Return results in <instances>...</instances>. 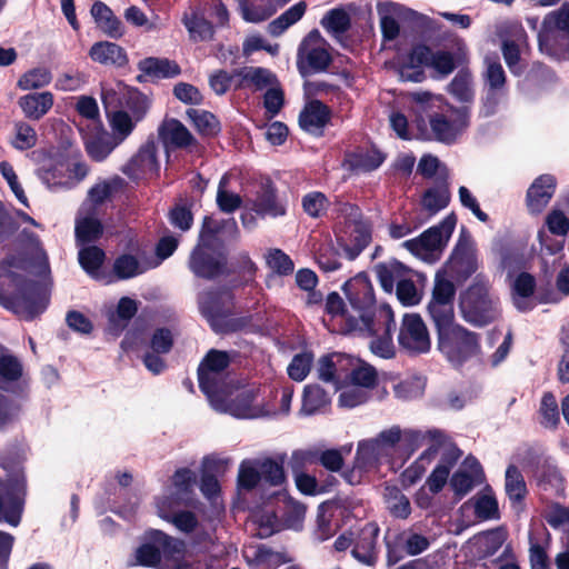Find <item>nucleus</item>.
I'll list each match as a JSON object with an SVG mask.
<instances>
[{
    "instance_id": "nucleus-52",
    "label": "nucleus",
    "mask_w": 569,
    "mask_h": 569,
    "mask_svg": "<svg viewBox=\"0 0 569 569\" xmlns=\"http://www.w3.org/2000/svg\"><path fill=\"white\" fill-rule=\"evenodd\" d=\"M538 413L539 422L545 428L555 429L560 423L559 406L556 396L551 391L543 392Z\"/></svg>"
},
{
    "instance_id": "nucleus-56",
    "label": "nucleus",
    "mask_w": 569,
    "mask_h": 569,
    "mask_svg": "<svg viewBox=\"0 0 569 569\" xmlns=\"http://www.w3.org/2000/svg\"><path fill=\"white\" fill-rule=\"evenodd\" d=\"M279 496H283L284 510L283 520L289 528L298 529L301 527L302 521L306 517L307 506L288 495L287 491L279 492Z\"/></svg>"
},
{
    "instance_id": "nucleus-13",
    "label": "nucleus",
    "mask_w": 569,
    "mask_h": 569,
    "mask_svg": "<svg viewBox=\"0 0 569 569\" xmlns=\"http://www.w3.org/2000/svg\"><path fill=\"white\" fill-rule=\"evenodd\" d=\"M399 346L410 355L426 353L431 342L426 323L418 313H406L398 335Z\"/></svg>"
},
{
    "instance_id": "nucleus-5",
    "label": "nucleus",
    "mask_w": 569,
    "mask_h": 569,
    "mask_svg": "<svg viewBox=\"0 0 569 569\" xmlns=\"http://www.w3.org/2000/svg\"><path fill=\"white\" fill-rule=\"evenodd\" d=\"M538 47L552 59L569 60V2L545 16L538 30Z\"/></svg>"
},
{
    "instance_id": "nucleus-43",
    "label": "nucleus",
    "mask_w": 569,
    "mask_h": 569,
    "mask_svg": "<svg viewBox=\"0 0 569 569\" xmlns=\"http://www.w3.org/2000/svg\"><path fill=\"white\" fill-rule=\"evenodd\" d=\"M123 106L130 116L142 121L151 107V100L136 87H128L123 94Z\"/></svg>"
},
{
    "instance_id": "nucleus-23",
    "label": "nucleus",
    "mask_w": 569,
    "mask_h": 569,
    "mask_svg": "<svg viewBox=\"0 0 569 569\" xmlns=\"http://www.w3.org/2000/svg\"><path fill=\"white\" fill-rule=\"evenodd\" d=\"M158 137L166 147L187 149L197 147L198 141L178 119L166 118L158 128Z\"/></svg>"
},
{
    "instance_id": "nucleus-27",
    "label": "nucleus",
    "mask_w": 569,
    "mask_h": 569,
    "mask_svg": "<svg viewBox=\"0 0 569 569\" xmlns=\"http://www.w3.org/2000/svg\"><path fill=\"white\" fill-rule=\"evenodd\" d=\"M198 306L201 315L210 322L212 328L218 325L220 319L231 316V309L224 306L223 297L217 290H207L199 293Z\"/></svg>"
},
{
    "instance_id": "nucleus-47",
    "label": "nucleus",
    "mask_w": 569,
    "mask_h": 569,
    "mask_svg": "<svg viewBox=\"0 0 569 569\" xmlns=\"http://www.w3.org/2000/svg\"><path fill=\"white\" fill-rule=\"evenodd\" d=\"M505 489L508 498L512 502H521L528 495L525 478L515 465H509L506 469Z\"/></svg>"
},
{
    "instance_id": "nucleus-48",
    "label": "nucleus",
    "mask_w": 569,
    "mask_h": 569,
    "mask_svg": "<svg viewBox=\"0 0 569 569\" xmlns=\"http://www.w3.org/2000/svg\"><path fill=\"white\" fill-rule=\"evenodd\" d=\"M329 403L326 390L319 385H307L303 388L300 412L312 416Z\"/></svg>"
},
{
    "instance_id": "nucleus-31",
    "label": "nucleus",
    "mask_w": 569,
    "mask_h": 569,
    "mask_svg": "<svg viewBox=\"0 0 569 569\" xmlns=\"http://www.w3.org/2000/svg\"><path fill=\"white\" fill-rule=\"evenodd\" d=\"M89 57L101 64H111L116 67H124L128 63L126 50L110 41H99L92 44L89 50Z\"/></svg>"
},
{
    "instance_id": "nucleus-58",
    "label": "nucleus",
    "mask_w": 569,
    "mask_h": 569,
    "mask_svg": "<svg viewBox=\"0 0 569 569\" xmlns=\"http://www.w3.org/2000/svg\"><path fill=\"white\" fill-rule=\"evenodd\" d=\"M301 206L303 211L313 219L326 216L330 201L321 191H311L302 197Z\"/></svg>"
},
{
    "instance_id": "nucleus-62",
    "label": "nucleus",
    "mask_w": 569,
    "mask_h": 569,
    "mask_svg": "<svg viewBox=\"0 0 569 569\" xmlns=\"http://www.w3.org/2000/svg\"><path fill=\"white\" fill-rule=\"evenodd\" d=\"M267 266L278 276L287 277L293 273L295 263L283 250L274 248L268 251Z\"/></svg>"
},
{
    "instance_id": "nucleus-15",
    "label": "nucleus",
    "mask_w": 569,
    "mask_h": 569,
    "mask_svg": "<svg viewBox=\"0 0 569 569\" xmlns=\"http://www.w3.org/2000/svg\"><path fill=\"white\" fill-rule=\"evenodd\" d=\"M348 325L350 330L359 329L368 336L381 335L387 329L388 331L396 330L395 315L387 303L368 309V311L359 315V319L349 318Z\"/></svg>"
},
{
    "instance_id": "nucleus-22",
    "label": "nucleus",
    "mask_w": 569,
    "mask_h": 569,
    "mask_svg": "<svg viewBox=\"0 0 569 569\" xmlns=\"http://www.w3.org/2000/svg\"><path fill=\"white\" fill-rule=\"evenodd\" d=\"M332 110L319 99L308 100L299 113L298 122L300 128L309 133H322V130L330 123Z\"/></svg>"
},
{
    "instance_id": "nucleus-21",
    "label": "nucleus",
    "mask_w": 569,
    "mask_h": 569,
    "mask_svg": "<svg viewBox=\"0 0 569 569\" xmlns=\"http://www.w3.org/2000/svg\"><path fill=\"white\" fill-rule=\"evenodd\" d=\"M23 365L21 360L11 353L0 355V390L22 396L27 390V382L21 383Z\"/></svg>"
},
{
    "instance_id": "nucleus-59",
    "label": "nucleus",
    "mask_w": 569,
    "mask_h": 569,
    "mask_svg": "<svg viewBox=\"0 0 569 569\" xmlns=\"http://www.w3.org/2000/svg\"><path fill=\"white\" fill-rule=\"evenodd\" d=\"M21 405L0 392V431H6L19 421Z\"/></svg>"
},
{
    "instance_id": "nucleus-39",
    "label": "nucleus",
    "mask_w": 569,
    "mask_h": 569,
    "mask_svg": "<svg viewBox=\"0 0 569 569\" xmlns=\"http://www.w3.org/2000/svg\"><path fill=\"white\" fill-rule=\"evenodd\" d=\"M186 113L199 134L203 137H216L220 133L221 123L212 112L190 108Z\"/></svg>"
},
{
    "instance_id": "nucleus-57",
    "label": "nucleus",
    "mask_w": 569,
    "mask_h": 569,
    "mask_svg": "<svg viewBox=\"0 0 569 569\" xmlns=\"http://www.w3.org/2000/svg\"><path fill=\"white\" fill-rule=\"evenodd\" d=\"M183 24L190 33L192 41H208L213 38L214 29L212 23L203 17L192 14L183 19Z\"/></svg>"
},
{
    "instance_id": "nucleus-32",
    "label": "nucleus",
    "mask_w": 569,
    "mask_h": 569,
    "mask_svg": "<svg viewBox=\"0 0 569 569\" xmlns=\"http://www.w3.org/2000/svg\"><path fill=\"white\" fill-rule=\"evenodd\" d=\"M234 74L241 77L239 87H252L254 91H262L278 84V77L263 67H243L234 69Z\"/></svg>"
},
{
    "instance_id": "nucleus-49",
    "label": "nucleus",
    "mask_w": 569,
    "mask_h": 569,
    "mask_svg": "<svg viewBox=\"0 0 569 569\" xmlns=\"http://www.w3.org/2000/svg\"><path fill=\"white\" fill-rule=\"evenodd\" d=\"M76 240L87 244L99 240L103 234V224L98 218L84 217L78 220L74 228Z\"/></svg>"
},
{
    "instance_id": "nucleus-3",
    "label": "nucleus",
    "mask_w": 569,
    "mask_h": 569,
    "mask_svg": "<svg viewBox=\"0 0 569 569\" xmlns=\"http://www.w3.org/2000/svg\"><path fill=\"white\" fill-rule=\"evenodd\" d=\"M459 308L465 321L480 328L495 322L501 315L499 298L492 293L490 281L482 273L460 292Z\"/></svg>"
},
{
    "instance_id": "nucleus-1",
    "label": "nucleus",
    "mask_w": 569,
    "mask_h": 569,
    "mask_svg": "<svg viewBox=\"0 0 569 569\" xmlns=\"http://www.w3.org/2000/svg\"><path fill=\"white\" fill-rule=\"evenodd\" d=\"M432 96L429 92L413 94L416 113L413 123L417 128V138L425 141L435 140L445 144H452L469 126L468 109L451 108L449 114L431 110Z\"/></svg>"
},
{
    "instance_id": "nucleus-44",
    "label": "nucleus",
    "mask_w": 569,
    "mask_h": 569,
    "mask_svg": "<svg viewBox=\"0 0 569 569\" xmlns=\"http://www.w3.org/2000/svg\"><path fill=\"white\" fill-rule=\"evenodd\" d=\"M382 456L383 455L377 448V442H372L370 439L363 440L359 442L357 448L353 461L355 468H357L359 472L370 471L378 466Z\"/></svg>"
},
{
    "instance_id": "nucleus-18",
    "label": "nucleus",
    "mask_w": 569,
    "mask_h": 569,
    "mask_svg": "<svg viewBox=\"0 0 569 569\" xmlns=\"http://www.w3.org/2000/svg\"><path fill=\"white\" fill-rule=\"evenodd\" d=\"M557 179L555 176L543 173L537 177L526 192V207L530 214H540L549 204L556 193Z\"/></svg>"
},
{
    "instance_id": "nucleus-19",
    "label": "nucleus",
    "mask_w": 569,
    "mask_h": 569,
    "mask_svg": "<svg viewBox=\"0 0 569 569\" xmlns=\"http://www.w3.org/2000/svg\"><path fill=\"white\" fill-rule=\"evenodd\" d=\"M343 291L350 306L363 313L376 306L373 286L365 272H360L343 284Z\"/></svg>"
},
{
    "instance_id": "nucleus-20",
    "label": "nucleus",
    "mask_w": 569,
    "mask_h": 569,
    "mask_svg": "<svg viewBox=\"0 0 569 569\" xmlns=\"http://www.w3.org/2000/svg\"><path fill=\"white\" fill-rule=\"evenodd\" d=\"M380 529L376 522L366 523L356 532L351 556L360 563L373 567L378 561L377 541Z\"/></svg>"
},
{
    "instance_id": "nucleus-16",
    "label": "nucleus",
    "mask_w": 569,
    "mask_h": 569,
    "mask_svg": "<svg viewBox=\"0 0 569 569\" xmlns=\"http://www.w3.org/2000/svg\"><path fill=\"white\" fill-rule=\"evenodd\" d=\"M251 209L262 218H278L286 214V204L279 199L277 187L270 178L261 180L257 186Z\"/></svg>"
},
{
    "instance_id": "nucleus-41",
    "label": "nucleus",
    "mask_w": 569,
    "mask_h": 569,
    "mask_svg": "<svg viewBox=\"0 0 569 569\" xmlns=\"http://www.w3.org/2000/svg\"><path fill=\"white\" fill-rule=\"evenodd\" d=\"M21 234L31 247V251L26 258L29 266L37 269L39 273L48 271L49 259L46 250L42 248L39 236L28 229H23Z\"/></svg>"
},
{
    "instance_id": "nucleus-17",
    "label": "nucleus",
    "mask_w": 569,
    "mask_h": 569,
    "mask_svg": "<svg viewBox=\"0 0 569 569\" xmlns=\"http://www.w3.org/2000/svg\"><path fill=\"white\" fill-rule=\"evenodd\" d=\"M84 149L88 156L97 162L103 161L120 144L118 140L108 132L100 121L93 123L82 134Z\"/></svg>"
},
{
    "instance_id": "nucleus-28",
    "label": "nucleus",
    "mask_w": 569,
    "mask_h": 569,
    "mask_svg": "<svg viewBox=\"0 0 569 569\" xmlns=\"http://www.w3.org/2000/svg\"><path fill=\"white\" fill-rule=\"evenodd\" d=\"M223 230L231 231L233 233V238L239 237L238 224L233 218L217 221L213 218L206 216L202 220L197 246L214 248L216 242L219 240L218 236Z\"/></svg>"
},
{
    "instance_id": "nucleus-51",
    "label": "nucleus",
    "mask_w": 569,
    "mask_h": 569,
    "mask_svg": "<svg viewBox=\"0 0 569 569\" xmlns=\"http://www.w3.org/2000/svg\"><path fill=\"white\" fill-rule=\"evenodd\" d=\"M346 383L373 389L378 385V372L373 366L358 359L356 367L349 372V379Z\"/></svg>"
},
{
    "instance_id": "nucleus-38",
    "label": "nucleus",
    "mask_w": 569,
    "mask_h": 569,
    "mask_svg": "<svg viewBox=\"0 0 569 569\" xmlns=\"http://www.w3.org/2000/svg\"><path fill=\"white\" fill-rule=\"evenodd\" d=\"M137 311V301L129 297H122L118 302L116 313L109 317V331L119 336L128 327Z\"/></svg>"
},
{
    "instance_id": "nucleus-10",
    "label": "nucleus",
    "mask_w": 569,
    "mask_h": 569,
    "mask_svg": "<svg viewBox=\"0 0 569 569\" xmlns=\"http://www.w3.org/2000/svg\"><path fill=\"white\" fill-rule=\"evenodd\" d=\"M455 212L446 216L437 226L425 230L420 236L406 240L403 247L415 256L422 252L441 251L448 243L457 224Z\"/></svg>"
},
{
    "instance_id": "nucleus-60",
    "label": "nucleus",
    "mask_w": 569,
    "mask_h": 569,
    "mask_svg": "<svg viewBox=\"0 0 569 569\" xmlns=\"http://www.w3.org/2000/svg\"><path fill=\"white\" fill-rule=\"evenodd\" d=\"M51 80L52 74L47 68H33L19 78L17 87L21 90L40 89L48 86Z\"/></svg>"
},
{
    "instance_id": "nucleus-26",
    "label": "nucleus",
    "mask_w": 569,
    "mask_h": 569,
    "mask_svg": "<svg viewBox=\"0 0 569 569\" xmlns=\"http://www.w3.org/2000/svg\"><path fill=\"white\" fill-rule=\"evenodd\" d=\"M221 466V460L204 458L200 479V490L202 495L211 501L212 507L218 513L223 511V506L217 505L221 488L214 472H218Z\"/></svg>"
},
{
    "instance_id": "nucleus-50",
    "label": "nucleus",
    "mask_w": 569,
    "mask_h": 569,
    "mask_svg": "<svg viewBox=\"0 0 569 569\" xmlns=\"http://www.w3.org/2000/svg\"><path fill=\"white\" fill-rule=\"evenodd\" d=\"M306 9L305 1L297 2L269 23V32L272 36H280L303 17Z\"/></svg>"
},
{
    "instance_id": "nucleus-30",
    "label": "nucleus",
    "mask_w": 569,
    "mask_h": 569,
    "mask_svg": "<svg viewBox=\"0 0 569 569\" xmlns=\"http://www.w3.org/2000/svg\"><path fill=\"white\" fill-rule=\"evenodd\" d=\"M137 67L152 81L176 78L181 73L180 66L167 58L147 57L140 60Z\"/></svg>"
},
{
    "instance_id": "nucleus-42",
    "label": "nucleus",
    "mask_w": 569,
    "mask_h": 569,
    "mask_svg": "<svg viewBox=\"0 0 569 569\" xmlns=\"http://www.w3.org/2000/svg\"><path fill=\"white\" fill-rule=\"evenodd\" d=\"M283 462L284 456L279 457V460L273 458L257 460L254 463L259 467V471L261 472V481H264L270 487L282 486L287 479Z\"/></svg>"
},
{
    "instance_id": "nucleus-29",
    "label": "nucleus",
    "mask_w": 569,
    "mask_h": 569,
    "mask_svg": "<svg viewBox=\"0 0 569 569\" xmlns=\"http://www.w3.org/2000/svg\"><path fill=\"white\" fill-rule=\"evenodd\" d=\"M90 11L97 27L108 37L120 39L124 34V27L121 20L104 2L94 1Z\"/></svg>"
},
{
    "instance_id": "nucleus-55",
    "label": "nucleus",
    "mask_w": 569,
    "mask_h": 569,
    "mask_svg": "<svg viewBox=\"0 0 569 569\" xmlns=\"http://www.w3.org/2000/svg\"><path fill=\"white\" fill-rule=\"evenodd\" d=\"M254 399L256 393L252 390H243L228 401L227 411L236 418H252Z\"/></svg>"
},
{
    "instance_id": "nucleus-45",
    "label": "nucleus",
    "mask_w": 569,
    "mask_h": 569,
    "mask_svg": "<svg viewBox=\"0 0 569 569\" xmlns=\"http://www.w3.org/2000/svg\"><path fill=\"white\" fill-rule=\"evenodd\" d=\"M78 260L87 274L94 279H99L100 269L106 260V252L97 246L83 247L78 252Z\"/></svg>"
},
{
    "instance_id": "nucleus-64",
    "label": "nucleus",
    "mask_w": 569,
    "mask_h": 569,
    "mask_svg": "<svg viewBox=\"0 0 569 569\" xmlns=\"http://www.w3.org/2000/svg\"><path fill=\"white\" fill-rule=\"evenodd\" d=\"M261 481L259 467L249 460H243L238 470L237 487L239 490L251 491Z\"/></svg>"
},
{
    "instance_id": "nucleus-8",
    "label": "nucleus",
    "mask_w": 569,
    "mask_h": 569,
    "mask_svg": "<svg viewBox=\"0 0 569 569\" xmlns=\"http://www.w3.org/2000/svg\"><path fill=\"white\" fill-rule=\"evenodd\" d=\"M230 362L231 358L227 351L210 349L198 366L199 389L212 402L224 400V383L220 375Z\"/></svg>"
},
{
    "instance_id": "nucleus-46",
    "label": "nucleus",
    "mask_w": 569,
    "mask_h": 569,
    "mask_svg": "<svg viewBox=\"0 0 569 569\" xmlns=\"http://www.w3.org/2000/svg\"><path fill=\"white\" fill-rule=\"evenodd\" d=\"M320 24L328 33L339 37L351 28V18L343 8H333L321 18Z\"/></svg>"
},
{
    "instance_id": "nucleus-53",
    "label": "nucleus",
    "mask_w": 569,
    "mask_h": 569,
    "mask_svg": "<svg viewBox=\"0 0 569 569\" xmlns=\"http://www.w3.org/2000/svg\"><path fill=\"white\" fill-rule=\"evenodd\" d=\"M66 164L62 160L50 158L42 162L37 170L39 179L52 187L66 184L62 179L66 177Z\"/></svg>"
},
{
    "instance_id": "nucleus-7",
    "label": "nucleus",
    "mask_w": 569,
    "mask_h": 569,
    "mask_svg": "<svg viewBox=\"0 0 569 569\" xmlns=\"http://www.w3.org/2000/svg\"><path fill=\"white\" fill-rule=\"evenodd\" d=\"M329 42L318 29L309 31L297 49V69L302 78L328 71L332 63Z\"/></svg>"
},
{
    "instance_id": "nucleus-33",
    "label": "nucleus",
    "mask_w": 569,
    "mask_h": 569,
    "mask_svg": "<svg viewBox=\"0 0 569 569\" xmlns=\"http://www.w3.org/2000/svg\"><path fill=\"white\" fill-rule=\"evenodd\" d=\"M18 104L26 118L40 120L53 106V94L50 91L34 92L22 96Z\"/></svg>"
},
{
    "instance_id": "nucleus-6",
    "label": "nucleus",
    "mask_w": 569,
    "mask_h": 569,
    "mask_svg": "<svg viewBox=\"0 0 569 569\" xmlns=\"http://www.w3.org/2000/svg\"><path fill=\"white\" fill-rule=\"evenodd\" d=\"M408 63L400 68V77L406 81L420 82L425 72L417 69L421 66L435 69L441 76H448L458 67L460 59H456L450 51L438 50L433 52L427 44L419 43L412 47L408 56Z\"/></svg>"
},
{
    "instance_id": "nucleus-34",
    "label": "nucleus",
    "mask_w": 569,
    "mask_h": 569,
    "mask_svg": "<svg viewBox=\"0 0 569 569\" xmlns=\"http://www.w3.org/2000/svg\"><path fill=\"white\" fill-rule=\"evenodd\" d=\"M199 501L191 496L172 491L157 501L158 513L163 520H169L186 508L198 509Z\"/></svg>"
},
{
    "instance_id": "nucleus-12",
    "label": "nucleus",
    "mask_w": 569,
    "mask_h": 569,
    "mask_svg": "<svg viewBox=\"0 0 569 569\" xmlns=\"http://www.w3.org/2000/svg\"><path fill=\"white\" fill-rule=\"evenodd\" d=\"M456 292L457 288L453 280L438 271L435 277L431 299L427 306L432 325L445 320H455Z\"/></svg>"
},
{
    "instance_id": "nucleus-14",
    "label": "nucleus",
    "mask_w": 569,
    "mask_h": 569,
    "mask_svg": "<svg viewBox=\"0 0 569 569\" xmlns=\"http://www.w3.org/2000/svg\"><path fill=\"white\" fill-rule=\"evenodd\" d=\"M157 151L156 142L151 139L147 140L122 166L121 172L136 183L149 174H157L160 170Z\"/></svg>"
},
{
    "instance_id": "nucleus-40",
    "label": "nucleus",
    "mask_w": 569,
    "mask_h": 569,
    "mask_svg": "<svg viewBox=\"0 0 569 569\" xmlns=\"http://www.w3.org/2000/svg\"><path fill=\"white\" fill-rule=\"evenodd\" d=\"M451 193L447 181H442L435 187L428 188L421 197V204L430 214H436L448 207Z\"/></svg>"
},
{
    "instance_id": "nucleus-37",
    "label": "nucleus",
    "mask_w": 569,
    "mask_h": 569,
    "mask_svg": "<svg viewBox=\"0 0 569 569\" xmlns=\"http://www.w3.org/2000/svg\"><path fill=\"white\" fill-rule=\"evenodd\" d=\"M112 136L120 142V144L133 132L137 124L140 122L136 120L127 110L119 109L106 111Z\"/></svg>"
},
{
    "instance_id": "nucleus-11",
    "label": "nucleus",
    "mask_w": 569,
    "mask_h": 569,
    "mask_svg": "<svg viewBox=\"0 0 569 569\" xmlns=\"http://www.w3.org/2000/svg\"><path fill=\"white\" fill-rule=\"evenodd\" d=\"M477 269L478 261L476 251L469 241L466 228L462 227L458 242L446 262L445 271L442 272L455 282L462 283L469 279Z\"/></svg>"
},
{
    "instance_id": "nucleus-35",
    "label": "nucleus",
    "mask_w": 569,
    "mask_h": 569,
    "mask_svg": "<svg viewBox=\"0 0 569 569\" xmlns=\"http://www.w3.org/2000/svg\"><path fill=\"white\" fill-rule=\"evenodd\" d=\"M386 160V154L372 148L370 150H357L346 154V163L351 170L371 172L378 169Z\"/></svg>"
},
{
    "instance_id": "nucleus-63",
    "label": "nucleus",
    "mask_w": 569,
    "mask_h": 569,
    "mask_svg": "<svg viewBox=\"0 0 569 569\" xmlns=\"http://www.w3.org/2000/svg\"><path fill=\"white\" fill-rule=\"evenodd\" d=\"M168 219L174 228L182 232L189 231L193 224L192 202L174 203L169 210Z\"/></svg>"
},
{
    "instance_id": "nucleus-61",
    "label": "nucleus",
    "mask_w": 569,
    "mask_h": 569,
    "mask_svg": "<svg viewBox=\"0 0 569 569\" xmlns=\"http://www.w3.org/2000/svg\"><path fill=\"white\" fill-rule=\"evenodd\" d=\"M486 70L483 72L485 87L500 90H508L507 76L498 58L486 59Z\"/></svg>"
},
{
    "instance_id": "nucleus-2",
    "label": "nucleus",
    "mask_w": 569,
    "mask_h": 569,
    "mask_svg": "<svg viewBox=\"0 0 569 569\" xmlns=\"http://www.w3.org/2000/svg\"><path fill=\"white\" fill-rule=\"evenodd\" d=\"M6 276L14 284L17 295H7L4 286L0 283V306L2 308L17 316L22 315L27 321L34 320L46 311L50 298L40 282L27 279L11 270H8Z\"/></svg>"
},
{
    "instance_id": "nucleus-4",
    "label": "nucleus",
    "mask_w": 569,
    "mask_h": 569,
    "mask_svg": "<svg viewBox=\"0 0 569 569\" xmlns=\"http://www.w3.org/2000/svg\"><path fill=\"white\" fill-rule=\"evenodd\" d=\"M437 333L438 350L455 367H461L480 352V336L455 320H445L433 325Z\"/></svg>"
},
{
    "instance_id": "nucleus-25",
    "label": "nucleus",
    "mask_w": 569,
    "mask_h": 569,
    "mask_svg": "<svg viewBox=\"0 0 569 569\" xmlns=\"http://www.w3.org/2000/svg\"><path fill=\"white\" fill-rule=\"evenodd\" d=\"M18 481L0 480V521L18 526L21 519V502L16 495Z\"/></svg>"
},
{
    "instance_id": "nucleus-36",
    "label": "nucleus",
    "mask_w": 569,
    "mask_h": 569,
    "mask_svg": "<svg viewBox=\"0 0 569 569\" xmlns=\"http://www.w3.org/2000/svg\"><path fill=\"white\" fill-rule=\"evenodd\" d=\"M373 271L382 290L391 293L395 289V281H399L409 272V269L400 261L392 259L389 262H379L373 267Z\"/></svg>"
},
{
    "instance_id": "nucleus-54",
    "label": "nucleus",
    "mask_w": 569,
    "mask_h": 569,
    "mask_svg": "<svg viewBox=\"0 0 569 569\" xmlns=\"http://www.w3.org/2000/svg\"><path fill=\"white\" fill-rule=\"evenodd\" d=\"M112 270L118 280H128L144 271L138 258L130 253L119 254L113 261Z\"/></svg>"
},
{
    "instance_id": "nucleus-9",
    "label": "nucleus",
    "mask_w": 569,
    "mask_h": 569,
    "mask_svg": "<svg viewBox=\"0 0 569 569\" xmlns=\"http://www.w3.org/2000/svg\"><path fill=\"white\" fill-rule=\"evenodd\" d=\"M228 258L223 250L194 246L189 254L188 268L194 277L208 281L228 274Z\"/></svg>"
},
{
    "instance_id": "nucleus-24",
    "label": "nucleus",
    "mask_w": 569,
    "mask_h": 569,
    "mask_svg": "<svg viewBox=\"0 0 569 569\" xmlns=\"http://www.w3.org/2000/svg\"><path fill=\"white\" fill-rule=\"evenodd\" d=\"M461 455L462 451L455 445L442 452L439 463L426 480V485L431 493L437 495L443 489L451 469L456 466Z\"/></svg>"
}]
</instances>
